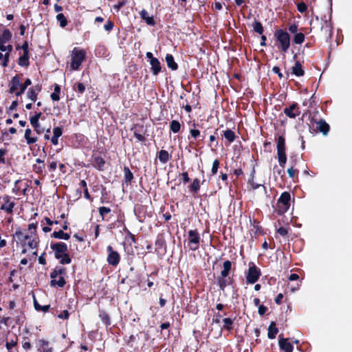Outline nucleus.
<instances>
[{"label": "nucleus", "instance_id": "f257e3e1", "mask_svg": "<svg viewBox=\"0 0 352 352\" xmlns=\"http://www.w3.org/2000/svg\"><path fill=\"white\" fill-rule=\"evenodd\" d=\"M51 248L54 251L55 258L60 259V263L63 265L71 263V258L67 254V246L65 243L59 242L51 245Z\"/></svg>", "mask_w": 352, "mask_h": 352}, {"label": "nucleus", "instance_id": "f03ea898", "mask_svg": "<svg viewBox=\"0 0 352 352\" xmlns=\"http://www.w3.org/2000/svg\"><path fill=\"white\" fill-rule=\"evenodd\" d=\"M14 236L24 247H28L30 249H35L37 246L38 239L34 235L26 234L21 230H16Z\"/></svg>", "mask_w": 352, "mask_h": 352}, {"label": "nucleus", "instance_id": "7ed1b4c3", "mask_svg": "<svg viewBox=\"0 0 352 352\" xmlns=\"http://www.w3.org/2000/svg\"><path fill=\"white\" fill-rule=\"evenodd\" d=\"M86 52L84 50L74 47L71 52L70 67L72 70H78L82 63L85 60Z\"/></svg>", "mask_w": 352, "mask_h": 352}, {"label": "nucleus", "instance_id": "20e7f679", "mask_svg": "<svg viewBox=\"0 0 352 352\" xmlns=\"http://www.w3.org/2000/svg\"><path fill=\"white\" fill-rule=\"evenodd\" d=\"M274 36L279 44V48L282 52H286L290 47V36L289 34L283 30H277L274 33Z\"/></svg>", "mask_w": 352, "mask_h": 352}, {"label": "nucleus", "instance_id": "39448f33", "mask_svg": "<svg viewBox=\"0 0 352 352\" xmlns=\"http://www.w3.org/2000/svg\"><path fill=\"white\" fill-rule=\"evenodd\" d=\"M65 274V269L63 267H56L51 273V283L50 285L52 287H62L65 285V281L63 276Z\"/></svg>", "mask_w": 352, "mask_h": 352}, {"label": "nucleus", "instance_id": "423d86ee", "mask_svg": "<svg viewBox=\"0 0 352 352\" xmlns=\"http://www.w3.org/2000/svg\"><path fill=\"white\" fill-rule=\"evenodd\" d=\"M290 194L287 192H284L280 196L277 202V212L278 214H282L287 211L290 206Z\"/></svg>", "mask_w": 352, "mask_h": 352}, {"label": "nucleus", "instance_id": "0eeeda50", "mask_svg": "<svg viewBox=\"0 0 352 352\" xmlns=\"http://www.w3.org/2000/svg\"><path fill=\"white\" fill-rule=\"evenodd\" d=\"M200 236L196 230H190L188 232V246L191 250H196L199 248Z\"/></svg>", "mask_w": 352, "mask_h": 352}, {"label": "nucleus", "instance_id": "6e6552de", "mask_svg": "<svg viewBox=\"0 0 352 352\" xmlns=\"http://www.w3.org/2000/svg\"><path fill=\"white\" fill-rule=\"evenodd\" d=\"M260 275V271L256 266L253 265L250 267L248 270L246 280L249 283L253 284L258 280Z\"/></svg>", "mask_w": 352, "mask_h": 352}, {"label": "nucleus", "instance_id": "1a4fd4ad", "mask_svg": "<svg viewBox=\"0 0 352 352\" xmlns=\"http://www.w3.org/2000/svg\"><path fill=\"white\" fill-rule=\"evenodd\" d=\"M107 251L109 252L107 257V262L111 265H117L120 261V256L118 253L113 250L111 246L107 247Z\"/></svg>", "mask_w": 352, "mask_h": 352}, {"label": "nucleus", "instance_id": "9d476101", "mask_svg": "<svg viewBox=\"0 0 352 352\" xmlns=\"http://www.w3.org/2000/svg\"><path fill=\"white\" fill-rule=\"evenodd\" d=\"M284 113L290 118H295L300 115V110L296 103L292 104L289 108L284 109Z\"/></svg>", "mask_w": 352, "mask_h": 352}, {"label": "nucleus", "instance_id": "9b49d317", "mask_svg": "<svg viewBox=\"0 0 352 352\" xmlns=\"http://www.w3.org/2000/svg\"><path fill=\"white\" fill-rule=\"evenodd\" d=\"M277 155L280 166L282 168H284V166L287 161L285 148H277Z\"/></svg>", "mask_w": 352, "mask_h": 352}, {"label": "nucleus", "instance_id": "f8f14e48", "mask_svg": "<svg viewBox=\"0 0 352 352\" xmlns=\"http://www.w3.org/2000/svg\"><path fill=\"white\" fill-rule=\"evenodd\" d=\"M279 346H280L281 350L284 351L285 352H292L293 351V346L285 338H280Z\"/></svg>", "mask_w": 352, "mask_h": 352}, {"label": "nucleus", "instance_id": "ddd939ff", "mask_svg": "<svg viewBox=\"0 0 352 352\" xmlns=\"http://www.w3.org/2000/svg\"><path fill=\"white\" fill-rule=\"evenodd\" d=\"M150 65L151 66V71L153 75H157L161 71V65L157 58H152L150 60Z\"/></svg>", "mask_w": 352, "mask_h": 352}, {"label": "nucleus", "instance_id": "4468645a", "mask_svg": "<svg viewBox=\"0 0 352 352\" xmlns=\"http://www.w3.org/2000/svg\"><path fill=\"white\" fill-rule=\"evenodd\" d=\"M23 85L21 84L19 78L15 76L12 80V85L10 87V93H14L17 89L21 90Z\"/></svg>", "mask_w": 352, "mask_h": 352}, {"label": "nucleus", "instance_id": "2eb2a0df", "mask_svg": "<svg viewBox=\"0 0 352 352\" xmlns=\"http://www.w3.org/2000/svg\"><path fill=\"white\" fill-rule=\"evenodd\" d=\"M39 91L40 88L38 86L31 87L28 91V98L30 99L32 102L36 101Z\"/></svg>", "mask_w": 352, "mask_h": 352}, {"label": "nucleus", "instance_id": "dca6fc26", "mask_svg": "<svg viewBox=\"0 0 352 352\" xmlns=\"http://www.w3.org/2000/svg\"><path fill=\"white\" fill-rule=\"evenodd\" d=\"M292 73L296 76H302L304 75V70L300 62L297 61L292 67Z\"/></svg>", "mask_w": 352, "mask_h": 352}, {"label": "nucleus", "instance_id": "f3484780", "mask_svg": "<svg viewBox=\"0 0 352 352\" xmlns=\"http://www.w3.org/2000/svg\"><path fill=\"white\" fill-rule=\"evenodd\" d=\"M38 351L53 352L52 349L48 346V342L45 340H40L38 341Z\"/></svg>", "mask_w": 352, "mask_h": 352}, {"label": "nucleus", "instance_id": "a211bd4d", "mask_svg": "<svg viewBox=\"0 0 352 352\" xmlns=\"http://www.w3.org/2000/svg\"><path fill=\"white\" fill-rule=\"evenodd\" d=\"M278 333V329L276 327V323L274 322H272L268 327V338L270 339H274L276 337V335Z\"/></svg>", "mask_w": 352, "mask_h": 352}, {"label": "nucleus", "instance_id": "6ab92c4d", "mask_svg": "<svg viewBox=\"0 0 352 352\" xmlns=\"http://www.w3.org/2000/svg\"><path fill=\"white\" fill-rule=\"evenodd\" d=\"M140 16L142 19H144L148 25H153L155 24L153 16H150L146 10H142L140 12Z\"/></svg>", "mask_w": 352, "mask_h": 352}, {"label": "nucleus", "instance_id": "aec40b11", "mask_svg": "<svg viewBox=\"0 0 352 352\" xmlns=\"http://www.w3.org/2000/svg\"><path fill=\"white\" fill-rule=\"evenodd\" d=\"M166 61L168 67L171 69L176 70L177 69V64L175 62L174 58L171 54H166Z\"/></svg>", "mask_w": 352, "mask_h": 352}, {"label": "nucleus", "instance_id": "412c9836", "mask_svg": "<svg viewBox=\"0 0 352 352\" xmlns=\"http://www.w3.org/2000/svg\"><path fill=\"white\" fill-rule=\"evenodd\" d=\"M12 38V34L9 30H4L0 36V43H7Z\"/></svg>", "mask_w": 352, "mask_h": 352}, {"label": "nucleus", "instance_id": "4be33fe9", "mask_svg": "<svg viewBox=\"0 0 352 352\" xmlns=\"http://www.w3.org/2000/svg\"><path fill=\"white\" fill-rule=\"evenodd\" d=\"M232 263L230 261H226L223 263V269L221 272V276L223 278H226L230 270H231Z\"/></svg>", "mask_w": 352, "mask_h": 352}, {"label": "nucleus", "instance_id": "5701e85b", "mask_svg": "<svg viewBox=\"0 0 352 352\" xmlns=\"http://www.w3.org/2000/svg\"><path fill=\"white\" fill-rule=\"evenodd\" d=\"M318 128L320 131L323 133L324 135H326L329 130V124L324 120H320L318 122Z\"/></svg>", "mask_w": 352, "mask_h": 352}, {"label": "nucleus", "instance_id": "b1692460", "mask_svg": "<svg viewBox=\"0 0 352 352\" xmlns=\"http://www.w3.org/2000/svg\"><path fill=\"white\" fill-rule=\"evenodd\" d=\"M52 236L56 239H61L68 240L70 238V235L67 233L63 232V230L54 231Z\"/></svg>", "mask_w": 352, "mask_h": 352}, {"label": "nucleus", "instance_id": "393cba45", "mask_svg": "<svg viewBox=\"0 0 352 352\" xmlns=\"http://www.w3.org/2000/svg\"><path fill=\"white\" fill-rule=\"evenodd\" d=\"M158 157L160 161L164 164L168 161L170 157L168 153L166 151L161 150L159 152Z\"/></svg>", "mask_w": 352, "mask_h": 352}, {"label": "nucleus", "instance_id": "a878e982", "mask_svg": "<svg viewBox=\"0 0 352 352\" xmlns=\"http://www.w3.org/2000/svg\"><path fill=\"white\" fill-rule=\"evenodd\" d=\"M32 131L30 129H27L25 132V138L28 144H33L36 142V138H32L30 136Z\"/></svg>", "mask_w": 352, "mask_h": 352}, {"label": "nucleus", "instance_id": "bb28decb", "mask_svg": "<svg viewBox=\"0 0 352 352\" xmlns=\"http://www.w3.org/2000/svg\"><path fill=\"white\" fill-rule=\"evenodd\" d=\"M34 308L36 310L42 311L43 312H47L48 311V309H50L49 305H44V306L40 305L38 304V302L36 301V300L35 299V298H34Z\"/></svg>", "mask_w": 352, "mask_h": 352}, {"label": "nucleus", "instance_id": "cd10ccee", "mask_svg": "<svg viewBox=\"0 0 352 352\" xmlns=\"http://www.w3.org/2000/svg\"><path fill=\"white\" fill-rule=\"evenodd\" d=\"M224 138L229 142H232L235 139V134L232 130L228 129L224 131Z\"/></svg>", "mask_w": 352, "mask_h": 352}, {"label": "nucleus", "instance_id": "c85d7f7f", "mask_svg": "<svg viewBox=\"0 0 352 352\" xmlns=\"http://www.w3.org/2000/svg\"><path fill=\"white\" fill-rule=\"evenodd\" d=\"M14 206V202L7 201L6 203H5L4 204H3L1 206V209L6 211L8 213H10L12 212Z\"/></svg>", "mask_w": 352, "mask_h": 352}, {"label": "nucleus", "instance_id": "c756f323", "mask_svg": "<svg viewBox=\"0 0 352 352\" xmlns=\"http://www.w3.org/2000/svg\"><path fill=\"white\" fill-rule=\"evenodd\" d=\"M181 125L177 120H173L170 122V128L173 133H177L180 130Z\"/></svg>", "mask_w": 352, "mask_h": 352}, {"label": "nucleus", "instance_id": "7c9ffc66", "mask_svg": "<svg viewBox=\"0 0 352 352\" xmlns=\"http://www.w3.org/2000/svg\"><path fill=\"white\" fill-rule=\"evenodd\" d=\"M58 21H59L61 27H65L67 24V21L63 14L60 13L56 16Z\"/></svg>", "mask_w": 352, "mask_h": 352}, {"label": "nucleus", "instance_id": "2f4dec72", "mask_svg": "<svg viewBox=\"0 0 352 352\" xmlns=\"http://www.w3.org/2000/svg\"><path fill=\"white\" fill-rule=\"evenodd\" d=\"M19 64L21 66L28 65V54L23 53V55L19 58Z\"/></svg>", "mask_w": 352, "mask_h": 352}, {"label": "nucleus", "instance_id": "473e14b6", "mask_svg": "<svg viewBox=\"0 0 352 352\" xmlns=\"http://www.w3.org/2000/svg\"><path fill=\"white\" fill-rule=\"evenodd\" d=\"M32 83L31 82V80L29 79V78H27L25 81V83L23 85L20 91H18L16 92H15L16 95L17 96L21 95L25 90V89L27 88L28 86L30 85Z\"/></svg>", "mask_w": 352, "mask_h": 352}, {"label": "nucleus", "instance_id": "72a5a7b5", "mask_svg": "<svg viewBox=\"0 0 352 352\" xmlns=\"http://www.w3.org/2000/svg\"><path fill=\"white\" fill-rule=\"evenodd\" d=\"M305 41V35L304 34L300 32V33H297L295 36H294V42L296 43V44H301L304 42Z\"/></svg>", "mask_w": 352, "mask_h": 352}, {"label": "nucleus", "instance_id": "f704fd0d", "mask_svg": "<svg viewBox=\"0 0 352 352\" xmlns=\"http://www.w3.org/2000/svg\"><path fill=\"white\" fill-rule=\"evenodd\" d=\"M200 185L198 179H195L190 186V190L192 192H197L199 190Z\"/></svg>", "mask_w": 352, "mask_h": 352}, {"label": "nucleus", "instance_id": "c9c22d12", "mask_svg": "<svg viewBox=\"0 0 352 352\" xmlns=\"http://www.w3.org/2000/svg\"><path fill=\"white\" fill-rule=\"evenodd\" d=\"M253 29L256 32L260 34H262L263 32V28L260 22H255L253 24Z\"/></svg>", "mask_w": 352, "mask_h": 352}, {"label": "nucleus", "instance_id": "e433bc0d", "mask_svg": "<svg viewBox=\"0 0 352 352\" xmlns=\"http://www.w3.org/2000/svg\"><path fill=\"white\" fill-rule=\"evenodd\" d=\"M6 43H0V50L2 52H6V54H8L12 50V47L10 45H5Z\"/></svg>", "mask_w": 352, "mask_h": 352}, {"label": "nucleus", "instance_id": "4c0bfd02", "mask_svg": "<svg viewBox=\"0 0 352 352\" xmlns=\"http://www.w3.org/2000/svg\"><path fill=\"white\" fill-rule=\"evenodd\" d=\"M124 172L125 180L126 182H131V179H133V174L130 171L129 168L127 167H125L124 169Z\"/></svg>", "mask_w": 352, "mask_h": 352}, {"label": "nucleus", "instance_id": "58836bf2", "mask_svg": "<svg viewBox=\"0 0 352 352\" xmlns=\"http://www.w3.org/2000/svg\"><path fill=\"white\" fill-rule=\"evenodd\" d=\"M36 223H32L28 226V234H32L36 236Z\"/></svg>", "mask_w": 352, "mask_h": 352}, {"label": "nucleus", "instance_id": "ea45409f", "mask_svg": "<svg viewBox=\"0 0 352 352\" xmlns=\"http://www.w3.org/2000/svg\"><path fill=\"white\" fill-rule=\"evenodd\" d=\"M219 166V160H215L212 163V167L211 169V172H212V175L217 174Z\"/></svg>", "mask_w": 352, "mask_h": 352}, {"label": "nucleus", "instance_id": "a19ab883", "mask_svg": "<svg viewBox=\"0 0 352 352\" xmlns=\"http://www.w3.org/2000/svg\"><path fill=\"white\" fill-rule=\"evenodd\" d=\"M133 135H134V137L138 141L142 142V141H144L145 140L144 136L142 133L138 132L135 129H133Z\"/></svg>", "mask_w": 352, "mask_h": 352}, {"label": "nucleus", "instance_id": "79ce46f5", "mask_svg": "<svg viewBox=\"0 0 352 352\" xmlns=\"http://www.w3.org/2000/svg\"><path fill=\"white\" fill-rule=\"evenodd\" d=\"M223 327L227 329H230L232 324V320L229 318H226L223 320Z\"/></svg>", "mask_w": 352, "mask_h": 352}, {"label": "nucleus", "instance_id": "37998d69", "mask_svg": "<svg viewBox=\"0 0 352 352\" xmlns=\"http://www.w3.org/2000/svg\"><path fill=\"white\" fill-rule=\"evenodd\" d=\"M111 212V209L109 208H107V207H100L99 208V212H100V214L102 216V217L103 218L104 216L106 214H108Z\"/></svg>", "mask_w": 352, "mask_h": 352}, {"label": "nucleus", "instance_id": "c03bdc74", "mask_svg": "<svg viewBox=\"0 0 352 352\" xmlns=\"http://www.w3.org/2000/svg\"><path fill=\"white\" fill-rule=\"evenodd\" d=\"M218 283H219V287L222 290H223L227 285L226 280L224 279V278L221 276L218 278Z\"/></svg>", "mask_w": 352, "mask_h": 352}, {"label": "nucleus", "instance_id": "a18cd8bd", "mask_svg": "<svg viewBox=\"0 0 352 352\" xmlns=\"http://www.w3.org/2000/svg\"><path fill=\"white\" fill-rule=\"evenodd\" d=\"M277 148H285V138L283 136H279L277 141Z\"/></svg>", "mask_w": 352, "mask_h": 352}, {"label": "nucleus", "instance_id": "49530a36", "mask_svg": "<svg viewBox=\"0 0 352 352\" xmlns=\"http://www.w3.org/2000/svg\"><path fill=\"white\" fill-rule=\"evenodd\" d=\"M53 136L58 138L62 135V129L60 127H55L53 129Z\"/></svg>", "mask_w": 352, "mask_h": 352}, {"label": "nucleus", "instance_id": "de8ad7c7", "mask_svg": "<svg viewBox=\"0 0 352 352\" xmlns=\"http://www.w3.org/2000/svg\"><path fill=\"white\" fill-rule=\"evenodd\" d=\"M113 23L111 21H108L104 25V28L106 31L109 32L113 29Z\"/></svg>", "mask_w": 352, "mask_h": 352}, {"label": "nucleus", "instance_id": "09e8293b", "mask_svg": "<svg viewBox=\"0 0 352 352\" xmlns=\"http://www.w3.org/2000/svg\"><path fill=\"white\" fill-rule=\"evenodd\" d=\"M30 123L35 129L38 126V120L36 118L32 117L30 118Z\"/></svg>", "mask_w": 352, "mask_h": 352}, {"label": "nucleus", "instance_id": "8fccbe9b", "mask_svg": "<svg viewBox=\"0 0 352 352\" xmlns=\"http://www.w3.org/2000/svg\"><path fill=\"white\" fill-rule=\"evenodd\" d=\"M306 10H307V6L304 3H301L298 5V10L300 12L302 13V12H305Z\"/></svg>", "mask_w": 352, "mask_h": 352}, {"label": "nucleus", "instance_id": "3c124183", "mask_svg": "<svg viewBox=\"0 0 352 352\" xmlns=\"http://www.w3.org/2000/svg\"><path fill=\"white\" fill-rule=\"evenodd\" d=\"M77 89L79 93L82 94L85 90V87L82 83L79 82L77 85Z\"/></svg>", "mask_w": 352, "mask_h": 352}, {"label": "nucleus", "instance_id": "603ef678", "mask_svg": "<svg viewBox=\"0 0 352 352\" xmlns=\"http://www.w3.org/2000/svg\"><path fill=\"white\" fill-rule=\"evenodd\" d=\"M192 137H193L195 139H196L200 134V132L197 129H191L190 131Z\"/></svg>", "mask_w": 352, "mask_h": 352}, {"label": "nucleus", "instance_id": "864d4df0", "mask_svg": "<svg viewBox=\"0 0 352 352\" xmlns=\"http://www.w3.org/2000/svg\"><path fill=\"white\" fill-rule=\"evenodd\" d=\"M58 317L61 319H67L69 317V312L65 310L63 313L60 314Z\"/></svg>", "mask_w": 352, "mask_h": 352}, {"label": "nucleus", "instance_id": "5fc2aeb1", "mask_svg": "<svg viewBox=\"0 0 352 352\" xmlns=\"http://www.w3.org/2000/svg\"><path fill=\"white\" fill-rule=\"evenodd\" d=\"M267 311V307L263 306V305H259L258 307V314L261 315V316H263L265 314V313Z\"/></svg>", "mask_w": 352, "mask_h": 352}, {"label": "nucleus", "instance_id": "6e6d98bb", "mask_svg": "<svg viewBox=\"0 0 352 352\" xmlns=\"http://www.w3.org/2000/svg\"><path fill=\"white\" fill-rule=\"evenodd\" d=\"M278 232L279 234H280L281 236H285L287 234V230L286 228H280L278 229Z\"/></svg>", "mask_w": 352, "mask_h": 352}, {"label": "nucleus", "instance_id": "4d7b16f0", "mask_svg": "<svg viewBox=\"0 0 352 352\" xmlns=\"http://www.w3.org/2000/svg\"><path fill=\"white\" fill-rule=\"evenodd\" d=\"M182 178H183V180L185 183H187L189 182L190 179L188 177V173L187 172H184L182 174Z\"/></svg>", "mask_w": 352, "mask_h": 352}, {"label": "nucleus", "instance_id": "13d9d810", "mask_svg": "<svg viewBox=\"0 0 352 352\" xmlns=\"http://www.w3.org/2000/svg\"><path fill=\"white\" fill-rule=\"evenodd\" d=\"M296 170L292 167L287 170V173L291 178H293L295 175Z\"/></svg>", "mask_w": 352, "mask_h": 352}, {"label": "nucleus", "instance_id": "bf43d9fd", "mask_svg": "<svg viewBox=\"0 0 352 352\" xmlns=\"http://www.w3.org/2000/svg\"><path fill=\"white\" fill-rule=\"evenodd\" d=\"M56 167H57L56 162H52L50 163V166H49L50 170V171H54L56 170Z\"/></svg>", "mask_w": 352, "mask_h": 352}, {"label": "nucleus", "instance_id": "052dcab7", "mask_svg": "<svg viewBox=\"0 0 352 352\" xmlns=\"http://www.w3.org/2000/svg\"><path fill=\"white\" fill-rule=\"evenodd\" d=\"M249 184H250V185L251 186V188L253 189V190H255V189L258 188L260 186H261V184H256L253 181L250 182Z\"/></svg>", "mask_w": 352, "mask_h": 352}, {"label": "nucleus", "instance_id": "680f3d73", "mask_svg": "<svg viewBox=\"0 0 352 352\" xmlns=\"http://www.w3.org/2000/svg\"><path fill=\"white\" fill-rule=\"evenodd\" d=\"M272 71L277 74L280 78L283 76V74L280 72V68L278 67H274Z\"/></svg>", "mask_w": 352, "mask_h": 352}, {"label": "nucleus", "instance_id": "e2e57ef3", "mask_svg": "<svg viewBox=\"0 0 352 352\" xmlns=\"http://www.w3.org/2000/svg\"><path fill=\"white\" fill-rule=\"evenodd\" d=\"M289 30L292 32V33H296L298 30V27L296 25H291L289 27Z\"/></svg>", "mask_w": 352, "mask_h": 352}, {"label": "nucleus", "instance_id": "0e129e2a", "mask_svg": "<svg viewBox=\"0 0 352 352\" xmlns=\"http://www.w3.org/2000/svg\"><path fill=\"white\" fill-rule=\"evenodd\" d=\"M51 98L54 101H58L59 100L58 93L54 92L51 94Z\"/></svg>", "mask_w": 352, "mask_h": 352}, {"label": "nucleus", "instance_id": "69168bd1", "mask_svg": "<svg viewBox=\"0 0 352 352\" xmlns=\"http://www.w3.org/2000/svg\"><path fill=\"white\" fill-rule=\"evenodd\" d=\"M283 298V295L282 294H279L276 299H275V302L277 303V304H280L282 301V299Z\"/></svg>", "mask_w": 352, "mask_h": 352}, {"label": "nucleus", "instance_id": "338daca9", "mask_svg": "<svg viewBox=\"0 0 352 352\" xmlns=\"http://www.w3.org/2000/svg\"><path fill=\"white\" fill-rule=\"evenodd\" d=\"M21 48L23 50V53L28 54V45L27 43H23Z\"/></svg>", "mask_w": 352, "mask_h": 352}, {"label": "nucleus", "instance_id": "774afa93", "mask_svg": "<svg viewBox=\"0 0 352 352\" xmlns=\"http://www.w3.org/2000/svg\"><path fill=\"white\" fill-rule=\"evenodd\" d=\"M299 276L298 274H292L289 277V280H296L297 279H298Z\"/></svg>", "mask_w": 352, "mask_h": 352}]
</instances>
